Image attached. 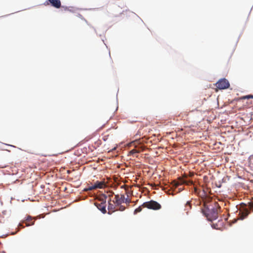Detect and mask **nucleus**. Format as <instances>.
Returning a JSON list of instances; mask_svg holds the SVG:
<instances>
[{
  "instance_id": "4",
  "label": "nucleus",
  "mask_w": 253,
  "mask_h": 253,
  "mask_svg": "<svg viewBox=\"0 0 253 253\" xmlns=\"http://www.w3.org/2000/svg\"><path fill=\"white\" fill-rule=\"evenodd\" d=\"M142 207L154 210H160L161 208V205L156 201L151 200L149 202L144 203Z\"/></svg>"
},
{
  "instance_id": "13",
  "label": "nucleus",
  "mask_w": 253,
  "mask_h": 253,
  "mask_svg": "<svg viewBox=\"0 0 253 253\" xmlns=\"http://www.w3.org/2000/svg\"><path fill=\"white\" fill-rule=\"evenodd\" d=\"M109 132V130H107L106 132H104L103 133L102 135V139L104 141H106L108 138V137L110 135V134L108 133Z\"/></svg>"
},
{
  "instance_id": "8",
  "label": "nucleus",
  "mask_w": 253,
  "mask_h": 253,
  "mask_svg": "<svg viewBox=\"0 0 253 253\" xmlns=\"http://www.w3.org/2000/svg\"><path fill=\"white\" fill-rule=\"evenodd\" d=\"M193 182L191 180H187L184 179H179L178 181H174L173 182V186L175 187H178L182 184H185L186 185L192 184Z\"/></svg>"
},
{
  "instance_id": "6",
  "label": "nucleus",
  "mask_w": 253,
  "mask_h": 253,
  "mask_svg": "<svg viewBox=\"0 0 253 253\" xmlns=\"http://www.w3.org/2000/svg\"><path fill=\"white\" fill-rule=\"evenodd\" d=\"M43 4L45 6L50 5L56 8H59L61 6V3L60 0H46Z\"/></svg>"
},
{
  "instance_id": "7",
  "label": "nucleus",
  "mask_w": 253,
  "mask_h": 253,
  "mask_svg": "<svg viewBox=\"0 0 253 253\" xmlns=\"http://www.w3.org/2000/svg\"><path fill=\"white\" fill-rule=\"evenodd\" d=\"M125 202V195H115V200L113 201L114 204L116 206H120L122 203Z\"/></svg>"
},
{
  "instance_id": "9",
  "label": "nucleus",
  "mask_w": 253,
  "mask_h": 253,
  "mask_svg": "<svg viewBox=\"0 0 253 253\" xmlns=\"http://www.w3.org/2000/svg\"><path fill=\"white\" fill-rule=\"evenodd\" d=\"M116 205H115L114 204L111 203V200L110 199L109 201H108V210L109 211L108 214H111L112 212L114 211L115 210Z\"/></svg>"
},
{
  "instance_id": "16",
  "label": "nucleus",
  "mask_w": 253,
  "mask_h": 253,
  "mask_svg": "<svg viewBox=\"0 0 253 253\" xmlns=\"http://www.w3.org/2000/svg\"><path fill=\"white\" fill-rule=\"evenodd\" d=\"M250 98H253V95H246V96H244L241 98V99H250Z\"/></svg>"
},
{
  "instance_id": "20",
  "label": "nucleus",
  "mask_w": 253,
  "mask_h": 253,
  "mask_svg": "<svg viewBox=\"0 0 253 253\" xmlns=\"http://www.w3.org/2000/svg\"><path fill=\"white\" fill-rule=\"evenodd\" d=\"M134 143L139 144V140H136L133 142Z\"/></svg>"
},
{
  "instance_id": "15",
  "label": "nucleus",
  "mask_w": 253,
  "mask_h": 253,
  "mask_svg": "<svg viewBox=\"0 0 253 253\" xmlns=\"http://www.w3.org/2000/svg\"><path fill=\"white\" fill-rule=\"evenodd\" d=\"M185 208H186L185 210H188L189 209H191V205L190 202H187L186 205H185Z\"/></svg>"
},
{
  "instance_id": "14",
  "label": "nucleus",
  "mask_w": 253,
  "mask_h": 253,
  "mask_svg": "<svg viewBox=\"0 0 253 253\" xmlns=\"http://www.w3.org/2000/svg\"><path fill=\"white\" fill-rule=\"evenodd\" d=\"M95 186L94 185H93L92 186H88L87 188H86V189H85V191H90V190H94V189H95Z\"/></svg>"
},
{
  "instance_id": "12",
  "label": "nucleus",
  "mask_w": 253,
  "mask_h": 253,
  "mask_svg": "<svg viewBox=\"0 0 253 253\" xmlns=\"http://www.w3.org/2000/svg\"><path fill=\"white\" fill-rule=\"evenodd\" d=\"M34 223V221L31 217H28L25 221L23 222V223L25 224L26 226H29L31 225H33Z\"/></svg>"
},
{
  "instance_id": "5",
  "label": "nucleus",
  "mask_w": 253,
  "mask_h": 253,
  "mask_svg": "<svg viewBox=\"0 0 253 253\" xmlns=\"http://www.w3.org/2000/svg\"><path fill=\"white\" fill-rule=\"evenodd\" d=\"M230 86V84L226 79H222L219 80L216 83V86L219 89H224L228 88Z\"/></svg>"
},
{
  "instance_id": "21",
  "label": "nucleus",
  "mask_w": 253,
  "mask_h": 253,
  "mask_svg": "<svg viewBox=\"0 0 253 253\" xmlns=\"http://www.w3.org/2000/svg\"><path fill=\"white\" fill-rule=\"evenodd\" d=\"M19 226H21L22 228H23V227H24V226H23V225H22V224H21V223H20V224H19Z\"/></svg>"
},
{
  "instance_id": "1",
  "label": "nucleus",
  "mask_w": 253,
  "mask_h": 253,
  "mask_svg": "<svg viewBox=\"0 0 253 253\" xmlns=\"http://www.w3.org/2000/svg\"><path fill=\"white\" fill-rule=\"evenodd\" d=\"M215 206L211 209L205 204L204 205V209L202 210L203 213L205 215L207 219L210 221L215 220L218 217V211L220 210V207L217 203H214Z\"/></svg>"
},
{
  "instance_id": "17",
  "label": "nucleus",
  "mask_w": 253,
  "mask_h": 253,
  "mask_svg": "<svg viewBox=\"0 0 253 253\" xmlns=\"http://www.w3.org/2000/svg\"><path fill=\"white\" fill-rule=\"evenodd\" d=\"M142 211L141 206H139L138 208L136 209L134 211V213H136L137 212H140Z\"/></svg>"
},
{
  "instance_id": "18",
  "label": "nucleus",
  "mask_w": 253,
  "mask_h": 253,
  "mask_svg": "<svg viewBox=\"0 0 253 253\" xmlns=\"http://www.w3.org/2000/svg\"><path fill=\"white\" fill-rule=\"evenodd\" d=\"M131 202V201L130 199L128 198H125V202L124 203H126V204H129Z\"/></svg>"
},
{
  "instance_id": "19",
  "label": "nucleus",
  "mask_w": 253,
  "mask_h": 253,
  "mask_svg": "<svg viewBox=\"0 0 253 253\" xmlns=\"http://www.w3.org/2000/svg\"><path fill=\"white\" fill-rule=\"evenodd\" d=\"M125 210V207L124 206H121L119 207V210L120 211H124Z\"/></svg>"
},
{
  "instance_id": "11",
  "label": "nucleus",
  "mask_w": 253,
  "mask_h": 253,
  "mask_svg": "<svg viewBox=\"0 0 253 253\" xmlns=\"http://www.w3.org/2000/svg\"><path fill=\"white\" fill-rule=\"evenodd\" d=\"M94 186H95V187L96 189H97V188H103L105 186V183L104 181H97L95 183H94Z\"/></svg>"
},
{
  "instance_id": "10",
  "label": "nucleus",
  "mask_w": 253,
  "mask_h": 253,
  "mask_svg": "<svg viewBox=\"0 0 253 253\" xmlns=\"http://www.w3.org/2000/svg\"><path fill=\"white\" fill-rule=\"evenodd\" d=\"M144 150V147L143 146H140L137 149H133L131 150L129 153L130 154L133 155L134 154H137L139 153L142 151H143Z\"/></svg>"
},
{
  "instance_id": "3",
  "label": "nucleus",
  "mask_w": 253,
  "mask_h": 253,
  "mask_svg": "<svg viewBox=\"0 0 253 253\" xmlns=\"http://www.w3.org/2000/svg\"><path fill=\"white\" fill-rule=\"evenodd\" d=\"M242 209L240 210L241 217L245 218L250 214L251 211H253V201L249 202L247 205L244 204L242 206Z\"/></svg>"
},
{
  "instance_id": "2",
  "label": "nucleus",
  "mask_w": 253,
  "mask_h": 253,
  "mask_svg": "<svg viewBox=\"0 0 253 253\" xmlns=\"http://www.w3.org/2000/svg\"><path fill=\"white\" fill-rule=\"evenodd\" d=\"M106 200H107V196L105 195H102L99 198L98 201L97 202H96L94 203L95 206L103 213H106L107 212L106 210Z\"/></svg>"
}]
</instances>
